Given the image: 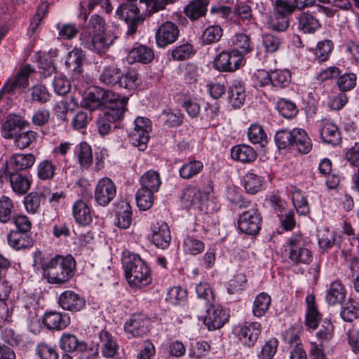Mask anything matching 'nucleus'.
<instances>
[{"mask_svg":"<svg viewBox=\"0 0 359 359\" xmlns=\"http://www.w3.org/2000/svg\"><path fill=\"white\" fill-rule=\"evenodd\" d=\"M231 158L243 163L253 162L257 157L256 151L250 145L238 144L231 149Z\"/></svg>","mask_w":359,"mask_h":359,"instance_id":"30","label":"nucleus"},{"mask_svg":"<svg viewBox=\"0 0 359 359\" xmlns=\"http://www.w3.org/2000/svg\"><path fill=\"white\" fill-rule=\"evenodd\" d=\"M116 36L111 33H94L90 39L85 41V48L99 55L104 54L116 40Z\"/></svg>","mask_w":359,"mask_h":359,"instance_id":"16","label":"nucleus"},{"mask_svg":"<svg viewBox=\"0 0 359 359\" xmlns=\"http://www.w3.org/2000/svg\"><path fill=\"white\" fill-rule=\"evenodd\" d=\"M223 34V29L219 25H214L207 27L202 34L203 43L209 45L218 42Z\"/></svg>","mask_w":359,"mask_h":359,"instance_id":"51","label":"nucleus"},{"mask_svg":"<svg viewBox=\"0 0 359 359\" xmlns=\"http://www.w3.org/2000/svg\"><path fill=\"white\" fill-rule=\"evenodd\" d=\"M75 154L80 166L83 169H88L93 160L91 147L86 142H81L76 147Z\"/></svg>","mask_w":359,"mask_h":359,"instance_id":"41","label":"nucleus"},{"mask_svg":"<svg viewBox=\"0 0 359 359\" xmlns=\"http://www.w3.org/2000/svg\"><path fill=\"white\" fill-rule=\"evenodd\" d=\"M262 331V325L258 322L245 323L240 327L239 340L248 347L253 346L257 342Z\"/></svg>","mask_w":359,"mask_h":359,"instance_id":"19","label":"nucleus"},{"mask_svg":"<svg viewBox=\"0 0 359 359\" xmlns=\"http://www.w3.org/2000/svg\"><path fill=\"white\" fill-rule=\"evenodd\" d=\"M24 126V121L21 116L15 114L8 116L6 121L4 123L1 135L6 139L14 138Z\"/></svg>","mask_w":359,"mask_h":359,"instance_id":"26","label":"nucleus"},{"mask_svg":"<svg viewBox=\"0 0 359 359\" xmlns=\"http://www.w3.org/2000/svg\"><path fill=\"white\" fill-rule=\"evenodd\" d=\"M277 109L282 116L288 119L295 117L298 113L296 104L285 98H281L278 101Z\"/></svg>","mask_w":359,"mask_h":359,"instance_id":"52","label":"nucleus"},{"mask_svg":"<svg viewBox=\"0 0 359 359\" xmlns=\"http://www.w3.org/2000/svg\"><path fill=\"white\" fill-rule=\"evenodd\" d=\"M129 58L133 62L142 64H148L154 58V53L152 48L147 46L139 45L133 48L129 53Z\"/></svg>","mask_w":359,"mask_h":359,"instance_id":"39","label":"nucleus"},{"mask_svg":"<svg viewBox=\"0 0 359 359\" xmlns=\"http://www.w3.org/2000/svg\"><path fill=\"white\" fill-rule=\"evenodd\" d=\"M357 76L354 73H345L339 75L337 85L340 92L345 93L353 89L356 86Z\"/></svg>","mask_w":359,"mask_h":359,"instance_id":"57","label":"nucleus"},{"mask_svg":"<svg viewBox=\"0 0 359 359\" xmlns=\"http://www.w3.org/2000/svg\"><path fill=\"white\" fill-rule=\"evenodd\" d=\"M196 292L199 299L204 300L207 305L215 303V296L210 285L206 282H201L196 286Z\"/></svg>","mask_w":359,"mask_h":359,"instance_id":"55","label":"nucleus"},{"mask_svg":"<svg viewBox=\"0 0 359 359\" xmlns=\"http://www.w3.org/2000/svg\"><path fill=\"white\" fill-rule=\"evenodd\" d=\"M123 97H121L120 95L116 94L111 90L96 87L90 90L83 98L81 105L82 107L92 111L99 109L102 106H105L106 108H107L111 102L123 100Z\"/></svg>","mask_w":359,"mask_h":359,"instance_id":"6","label":"nucleus"},{"mask_svg":"<svg viewBox=\"0 0 359 359\" xmlns=\"http://www.w3.org/2000/svg\"><path fill=\"white\" fill-rule=\"evenodd\" d=\"M154 193L143 188H140L135 195L137 205L141 210L150 209L154 201Z\"/></svg>","mask_w":359,"mask_h":359,"instance_id":"46","label":"nucleus"},{"mask_svg":"<svg viewBox=\"0 0 359 359\" xmlns=\"http://www.w3.org/2000/svg\"><path fill=\"white\" fill-rule=\"evenodd\" d=\"M289 261L295 266L309 264L313 260L311 251L308 248L306 238L301 233H292L284 245Z\"/></svg>","mask_w":359,"mask_h":359,"instance_id":"4","label":"nucleus"},{"mask_svg":"<svg viewBox=\"0 0 359 359\" xmlns=\"http://www.w3.org/2000/svg\"><path fill=\"white\" fill-rule=\"evenodd\" d=\"M151 130V121L144 117H137L134 121L133 130L129 134V141L140 151H144Z\"/></svg>","mask_w":359,"mask_h":359,"instance_id":"9","label":"nucleus"},{"mask_svg":"<svg viewBox=\"0 0 359 359\" xmlns=\"http://www.w3.org/2000/svg\"><path fill=\"white\" fill-rule=\"evenodd\" d=\"M128 100V97H123V100L111 102L105 111L99 115L96 125L101 135L109 134L111 130V125L123 118Z\"/></svg>","mask_w":359,"mask_h":359,"instance_id":"5","label":"nucleus"},{"mask_svg":"<svg viewBox=\"0 0 359 359\" xmlns=\"http://www.w3.org/2000/svg\"><path fill=\"white\" fill-rule=\"evenodd\" d=\"M346 290L339 280L331 283L326 294V302L329 305L341 304L346 298Z\"/></svg>","mask_w":359,"mask_h":359,"instance_id":"32","label":"nucleus"},{"mask_svg":"<svg viewBox=\"0 0 359 359\" xmlns=\"http://www.w3.org/2000/svg\"><path fill=\"white\" fill-rule=\"evenodd\" d=\"M86 344L84 341H80L75 335L69 333H63L59 341L60 348L67 353L83 351L86 348Z\"/></svg>","mask_w":359,"mask_h":359,"instance_id":"37","label":"nucleus"},{"mask_svg":"<svg viewBox=\"0 0 359 359\" xmlns=\"http://www.w3.org/2000/svg\"><path fill=\"white\" fill-rule=\"evenodd\" d=\"M195 54L194 46L184 43L175 46L171 51V58L175 61H184L190 59Z\"/></svg>","mask_w":359,"mask_h":359,"instance_id":"47","label":"nucleus"},{"mask_svg":"<svg viewBox=\"0 0 359 359\" xmlns=\"http://www.w3.org/2000/svg\"><path fill=\"white\" fill-rule=\"evenodd\" d=\"M233 44L234 46L233 50H238L243 57L244 55L250 53L253 49L249 36L243 33L235 35Z\"/></svg>","mask_w":359,"mask_h":359,"instance_id":"49","label":"nucleus"},{"mask_svg":"<svg viewBox=\"0 0 359 359\" xmlns=\"http://www.w3.org/2000/svg\"><path fill=\"white\" fill-rule=\"evenodd\" d=\"M247 279L243 273H237L229 280L227 285V292L230 294L238 293L242 291L246 284Z\"/></svg>","mask_w":359,"mask_h":359,"instance_id":"63","label":"nucleus"},{"mask_svg":"<svg viewBox=\"0 0 359 359\" xmlns=\"http://www.w3.org/2000/svg\"><path fill=\"white\" fill-rule=\"evenodd\" d=\"M248 137L253 144L264 147L268 142L267 135L263 128L259 124H252L248 128Z\"/></svg>","mask_w":359,"mask_h":359,"instance_id":"48","label":"nucleus"},{"mask_svg":"<svg viewBox=\"0 0 359 359\" xmlns=\"http://www.w3.org/2000/svg\"><path fill=\"white\" fill-rule=\"evenodd\" d=\"M202 193L196 187L187 186L182 191L181 203L186 209L198 206V208L206 214H212L216 212L219 207L213 200H207L201 202Z\"/></svg>","mask_w":359,"mask_h":359,"instance_id":"7","label":"nucleus"},{"mask_svg":"<svg viewBox=\"0 0 359 359\" xmlns=\"http://www.w3.org/2000/svg\"><path fill=\"white\" fill-rule=\"evenodd\" d=\"M262 217L257 208L243 212L238 220V228L243 233L256 236L261 230Z\"/></svg>","mask_w":359,"mask_h":359,"instance_id":"10","label":"nucleus"},{"mask_svg":"<svg viewBox=\"0 0 359 359\" xmlns=\"http://www.w3.org/2000/svg\"><path fill=\"white\" fill-rule=\"evenodd\" d=\"M203 169V163L194 160L183 164L179 169V175L182 179L189 180L198 175Z\"/></svg>","mask_w":359,"mask_h":359,"instance_id":"45","label":"nucleus"},{"mask_svg":"<svg viewBox=\"0 0 359 359\" xmlns=\"http://www.w3.org/2000/svg\"><path fill=\"white\" fill-rule=\"evenodd\" d=\"M14 204L11 198L7 196L0 198V222L7 223L12 218Z\"/></svg>","mask_w":359,"mask_h":359,"instance_id":"59","label":"nucleus"},{"mask_svg":"<svg viewBox=\"0 0 359 359\" xmlns=\"http://www.w3.org/2000/svg\"><path fill=\"white\" fill-rule=\"evenodd\" d=\"M184 250L186 253L196 255L204 250V243L192 236H188L184 241Z\"/></svg>","mask_w":359,"mask_h":359,"instance_id":"58","label":"nucleus"},{"mask_svg":"<svg viewBox=\"0 0 359 359\" xmlns=\"http://www.w3.org/2000/svg\"><path fill=\"white\" fill-rule=\"evenodd\" d=\"M10 184L13 192L22 196L30 189L32 181L27 176L15 172L11 174Z\"/></svg>","mask_w":359,"mask_h":359,"instance_id":"36","label":"nucleus"},{"mask_svg":"<svg viewBox=\"0 0 359 359\" xmlns=\"http://www.w3.org/2000/svg\"><path fill=\"white\" fill-rule=\"evenodd\" d=\"M116 14L128 24L127 35L135 34L138 26L144 21V18L140 14V9L137 5L131 2L121 4L117 8Z\"/></svg>","mask_w":359,"mask_h":359,"instance_id":"8","label":"nucleus"},{"mask_svg":"<svg viewBox=\"0 0 359 359\" xmlns=\"http://www.w3.org/2000/svg\"><path fill=\"white\" fill-rule=\"evenodd\" d=\"M100 341L97 344L102 355L104 358H113L118 352V346L116 339L109 332L102 330L99 335Z\"/></svg>","mask_w":359,"mask_h":359,"instance_id":"22","label":"nucleus"},{"mask_svg":"<svg viewBox=\"0 0 359 359\" xmlns=\"http://www.w3.org/2000/svg\"><path fill=\"white\" fill-rule=\"evenodd\" d=\"M151 231V241L153 243L159 248H167L171 240L168 225L163 222H157L152 226Z\"/></svg>","mask_w":359,"mask_h":359,"instance_id":"20","label":"nucleus"},{"mask_svg":"<svg viewBox=\"0 0 359 359\" xmlns=\"http://www.w3.org/2000/svg\"><path fill=\"white\" fill-rule=\"evenodd\" d=\"M246 94L243 82L234 81L228 89V101L233 109L241 108L245 100Z\"/></svg>","mask_w":359,"mask_h":359,"instance_id":"24","label":"nucleus"},{"mask_svg":"<svg viewBox=\"0 0 359 359\" xmlns=\"http://www.w3.org/2000/svg\"><path fill=\"white\" fill-rule=\"evenodd\" d=\"M56 166L48 160L40 162L37 166V176L41 180H52L55 175Z\"/></svg>","mask_w":359,"mask_h":359,"instance_id":"56","label":"nucleus"},{"mask_svg":"<svg viewBox=\"0 0 359 359\" xmlns=\"http://www.w3.org/2000/svg\"><path fill=\"white\" fill-rule=\"evenodd\" d=\"M32 102H38L43 104L50 97L46 87L41 84H36L29 89Z\"/></svg>","mask_w":359,"mask_h":359,"instance_id":"62","label":"nucleus"},{"mask_svg":"<svg viewBox=\"0 0 359 359\" xmlns=\"http://www.w3.org/2000/svg\"><path fill=\"white\" fill-rule=\"evenodd\" d=\"M43 323L48 330H61L69 325L70 318L67 314L50 311L44 315Z\"/></svg>","mask_w":359,"mask_h":359,"instance_id":"23","label":"nucleus"},{"mask_svg":"<svg viewBox=\"0 0 359 359\" xmlns=\"http://www.w3.org/2000/svg\"><path fill=\"white\" fill-rule=\"evenodd\" d=\"M35 161V156L32 154H14L8 160L11 170L15 172L29 169Z\"/></svg>","mask_w":359,"mask_h":359,"instance_id":"25","label":"nucleus"},{"mask_svg":"<svg viewBox=\"0 0 359 359\" xmlns=\"http://www.w3.org/2000/svg\"><path fill=\"white\" fill-rule=\"evenodd\" d=\"M184 116L180 111H163L160 116L161 121L168 128H176L183 123Z\"/></svg>","mask_w":359,"mask_h":359,"instance_id":"53","label":"nucleus"},{"mask_svg":"<svg viewBox=\"0 0 359 359\" xmlns=\"http://www.w3.org/2000/svg\"><path fill=\"white\" fill-rule=\"evenodd\" d=\"M46 195L41 191H32L27 194L23 200L26 211L32 215L39 212L41 205L44 202Z\"/></svg>","mask_w":359,"mask_h":359,"instance_id":"38","label":"nucleus"},{"mask_svg":"<svg viewBox=\"0 0 359 359\" xmlns=\"http://www.w3.org/2000/svg\"><path fill=\"white\" fill-rule=\"evenodd\" d=\"M20 309L26 319L34 323L38 318L39 306L36 300L32 297H25L21 302Z\"/></svg>","mask_w":359,"mask_h":359,"instance_id":"40","label":"nucleus"},{"mask_svg":"<svg viewBox=\"0 0 359 359\" xmlns=\"http://www.w3.org/2000/svg\"><path fill=\"white\" fill-rule=\"evenodd\" d=\"M320 27L318 19L311 13L303 12L298 18V28L305 34H313Z\"/></svg>","mask_w":359,"mask_h":359,"instance_id":"33","label":"nucleus"},{"mask_svg":"<svg viewBox=\"0 0 359 359\" xmlns=\"http://www.w3.org/2000/svg\"><path fill=\"white\" fill-rule=\"evenodd\" d=\"M85 60V53L81 48H74L67 55L65 65L69 71L80 74L82 72V65Z\"/></svg>","mask_w":359,"mask_h":359,"instance_id":"34","label":"nucleus"},{"mask_svg":"<svg viewBox=\"0 0 359 359\" xmlns=\"http://www.w3.org/2000/svg\"><path fill=\"white\" fill-rule=\"evenodd\" d=\"M271 298L266 292H260L255 299L252 306V313L255 317L264 316L269 309Z\"/></svg>","mask_w":359,"mask_h":359,"instance_id":"43","label":"nucleus"},{"mask_svg":"<svg viewBox=\"0 0 359 359\" xmlns=\"http://www.w3.org/2000/svg\"><path fill=\"white\" fill-rule=\"evenodd\" d=\"M150 322L142 313L133 314L124 325L125 331L134 337H143L149 331Z\"/></svg>","mask_w":359,"mask_h":359,"instance_id":"17","label":"nucleus"},{"mask_svg":"<svg viewBox=\"0 0 359 359\" xmlns=\"http://www.w3.org/2000/svg\"><path fill=\"white\" fill-rule=\"evenodd\" d=\"M72 214L75 221L82 226L90 224L93 215L89 206L83 200H77L72 205Z\"/></svg>","mask_w":359,"mask_h":359,"instance_id":"28","label":"nucleus"},{"mask_svg":"<svg viewBox=\"0 0 359 359\" xmlns=\"http://www.w3.org/2000/svg\"><path fill=\"white\" fill-rule=\"evenodd\" d=\"M279 149H293L300 154H309L312 149L311 140L306 132L302 128L280 130L274 137Z\"/></svg>","mask_w":359,"mask_h":359,"instance_id":"3","label":"nucleus"},{"mask_svg":"<svg viewBox=\"0 0 359 359\" xmlns=\"http://www.w3.org/2000/svg\"><path fill=\"white\" fill-rule=\"evenodd\" d=\"M208 5V0H194L184 8V12L190 20H196L206 15Z\"/></svg>","mask_w":359,"mask_h":359,"instance_id":"35","label":"nucleus"},{"mask_svg":"<svg viewBox=\"0 0 359 359\" xmlns=\"http://www.w3.org/2000/svg\"><path fill=\"white\" fill-rule=\"evenodd\" d=\"M320 138L326 143L336 145L341 141L338 127L329 120H323L319 130Z\"/></svg>","mask_w":359,"mask_h":359,"instance_id":"29","label":"nucleus"},{"mask_svg":"<svg viewBox=\"0 0 359 359\" xmlns=\"http://www.w3.org/2000/svg\"><path fill=\"white\" fill-rule=\"evenodd\" d=\"M37 133L32 130L20 132L14 137V145L20 149H24L30 146L36 140Z\"/></svg>","mask_w":359,"mask_h":359,"instance_id":"60","label":"nucleus"},{"mask_svg":"<svg viewBox=\"0 0 359 359\" xmlns=\"http://www.w3.org/2000/svg\"><path fill=\"white\" fill-rule=\"evenodd\" d=\"M139 74L134 68H128L126 72H121L117 86L126 89H134L138 84Z\"/></svg>","mask_w":359,"mask_h":359,"instance_id":"44","label":"nucleus"},{"mask_svg":"<svg viewBox=\"0 0 359 359\" xmlns=\"http://www.w3.org/2000/svg\"><path fill=\"white\" fill-rule=\"evenodd\" d=\"M291 81L290 72L287 69L271 71V84L276 88H285Z\"/></svg>","mask_w":359,"mask_h":359,"instance_id":"50","label":"nucleus"},{"mask_svg":"<svg viewBox=\"0 0 359 359\" xmlns=\"http://www.w3.org/2000/svg\"><path fill=\"white\" fill-rule=\"evenodd\" d=\"M244 63V57L238 50L222 51L213 61L214 67L222 72H232Z\"/></svg>","mask_w":359,"mask_h":359,"instance_id":"11","label":"nucleus"},{"mask_svg":"<svg viewBox=\"0 0 359 359\" xmlns=\"http://www.w3.org/2000/svg\"><path fill=\"white\" fill-rule=\"evenodd\" d=\"M41 257V252L35 254L34 264L41 266L48 283L62 285L74 276L76 262L72 255H57L47 261H42Z\"/></svg>","mask_w":359,"mask_h":359,"instance_id":"1","label":"nucleus"},{"mask_svg":"<svg viewBox=\"0 0 359 359\" xmlns=\"http://www.w3.org/2000/svg\"><path fill=\"white\" fill-rule=\"evenodd\" d=\"M140 183V188L158 192L161 184L160 174L157 171L149 170L142 175Z\"/></svg>","mask_w":359,"mask_h":359,"instance_id":"42","label":"nucleus"},{"mask_svg":"<svg viewBox=\"0 0 359 359\" xmlns=\"http://www.w3.org/2000/svg\"><path fill=\"white\" fill-rule=\"evenodd\" d=\"M292 203L297 212L300 215H306L310 212L307 198L300 190H296L292 194Z\"/></svg>","mask_w":359,"mask_h":359,"instance_id":"61","label":"nucleus"},{"mask_svg":"<svg viewBox=\"0 0 359 359\" xmlns=\"http://www.w3.org/2000/svg\"><path fill=\"white\" fill-rule=\"evenodd\" d=\"M229 315L219 306L209 305L203 320L204 324L209 330L219 329L228 321Z\"/></svg>","mask_w":359,"mask_h":359,"instance_id":"18","label":"nucleus"},{"mask_svg":"<svg viewBox=\"0 0 359 359\" xmlns=\"http://www.w3.org/2000/svg\"><path fill=\"white\" fill-rule=\"evenodd\" d=\"M262 184V179L257 174L249 172L244 177V188L250 194H255L260 189Z\"/></svg>","mask_w":359,"mask_h":359,"instance_id":"54","label":"nucleus"},{"mask_svg":"<svg viewBox=\"0 0 359 359\" xmlns=\"http://www.w3.org/2000/svg\"><path fill=\"white\" fill-rule=\"evenodd\" d=\"M278 341L276 338L266 341L262 346L260 352L258 353L259 359H271L277 351Z\"/></svg>","mask_w":359,"mask_h":359,"instance_id":"64","label":"nucleus"},{"mask_svg":"<svg viewBox=\"0 0 359 359\" xmlns=\"http://www.w3.org/2000/svg\"><path fill=\"white\" fill-rule=\"evenodd\" d=\"M122 264L126 278L131 287H141L151 282L150 269L139 255H124Z\"/></svg>","mask_w":359,"mask_h":359,"instance_id":"2","label":"nucleus"},{"mask_svg":"<svg viewBox=\"0 0 359 359\" xmlns=\"http://www.w3.org/2000/svg\"><path fill=\"white\" fill-rule=\"evenodd\" d=\"M116 195V187L109 177L100 179L95 189V200L101 206H107Z\"/></svg>","mask_w":359,"mask_h":359,"instance_id":"14","label":"nucleus"},{"mask_svg":"<svg viewBox=\"0 0 359 359\" xmlns=\"http://www.w3.org/2000/svg\"><path fill=\"white\" fill-rule=\"evenodd\" d=\"M8 245L15 249L29 248L33 245L32 238L27 233L11 231L7 236Z\"/></svg>","mask_w":359,"mask_h":359,"instance_id":"31","label":"nucleus"},{"mask_svg":"<svg viewBox=\"0 0 359 359\" xmlns=\"http://www.w3.org/2000/svg\"><path fill=\"white\" fill-rule=\"evenodd\" d=\"M180 35L178 26L172 22L166 21L162 23L155 34L156 43L159 48H165L175 43Z\"/></svg>","mask_w":359,"mask_h":359,"instance_id":"15","label":"nucleus"},{"mask_svg":"<svg viewBox=\"0 0 359 359\" xmlns=\"http://www.w3.org/2000/svg\"><path fill=\"white\" fill-rule=\"evenodd\" d=\"M115 224L121 229H128L132 222V208L129 203L121 201L116 206Z\"/></svg>","mask_w":359,"mask_h":359,"instance_id":"27","label":"nucleus"},{"mask_svg":"<svg viewBox=\"0 0 359 359\" xmlns=\"http://www.w3.org/2000/svg\"><path fill=\"white\" fill-rule=\"evenodd\" d=\"M96 70L100 72L99 81L100 83L108 86H114L118 82L121 76V69L117 65L110 62L107 58H104L95 62Z\"/></svg>","mask_w":359,"mask_h":359,"instance_id":"12","label":"nucleus"},{"mask_svg":"<svg viewBox=\"0 0 359 359\" xmlns=\"http://www.w3.org/2000/svg\"><path fill=\"white\" fill-rule=\"evenodd\" d=\"M32 72L34 69L29 65H25L13 79L6 83L3 90L10 94L18 88L27 87L29 85V77Z\"/></svg>","mask_w":359,"mask_h":359,"instance_id":"21","label":"nucleus"},{"mask_svg":"<svg viewBox=\"0 0 359 359\" xmlns=\"http://www.w3.org/2000/svg\"><path fill=\"white\" fill-rule=\"evenodd\" d=\"M59 306L72 313H76L86 308V302L83 295L72 290L63 291L57 297Z\"/></svg>","mask_w":359,"mask_h":359,"instance_id":"13","label":"nucleus"}]
</instances>
